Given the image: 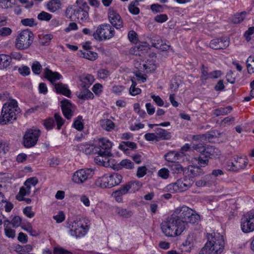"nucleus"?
Here are the masks:
<instances>
[{"label": "nucleus", "mask_w": 254, "mask_h": 254, "mask_svg": "<svg viewBox=\"0 0 254 254\" xmlns=\"http://www.w3.org/2000/svg\"><path fill=\"white\" fill-rule=\"evenodd\" d=\"M179 155L180 153L178 152L172 151L166 153L164 155V158L166 161L174 163V162L178 160Z\"/></svg>", "instance_id": "nucleus-33"}, {"label": "nucleus", "mask_w": 254, "mask_h": 254, "mask_svg": "<svg viewBox=\"0 0 254 254\" xmlns=\"http://www.w3.org/2000/svg\"><path fill=\"white\" fill-rule=\"evenodd\" d=\"M219 133L218 132L211 131L206 134L192 135L191 138L193 140H205L207 139H212L214 137H217L219 136Z\"/></svg>", "instance_id": "nucleus-21"}, {"label": "nucleus", "mask_w": 254, "mask_h": 254, "mask_svg": "<svg viewBox=\"0 0 254 254\" xmlns=\"http://www.w3.org/2000/svg\"><path fill=\"white\" fill-rule=\"evenodd\" d=\"M223 236L219 233L208 234L207 242L201 249L199 254H219L224 248Z\"/></svg>", "instance_id": "nucleus-2"}, {"label": "nucleus", "mask_w": 254, "mask_h": 254, "mask_svg": "<svg viewBox=\"0 0 254 254\" xmlns=\"http://www.w3.org/2000/svg\"><path fill=\"white\" fill-rule=\"evenodd\" d=\"M73 15L82 22H85L88 19V12L84 8L81 7L74 9Z\"/></svg>", "instance_id": "nucleus-24"}, {"label": "nucleus", "mask_w": 254, "mask_h": 254, "mask_svg": "<svg viewBox=\"0 0 254 254\" xmlns=\"http://www.w3.org/2000/svg\"><path fill=\"white\" fill-rule=\"evenodd\" d=\"M102 127H114V123L109 119H104L100 121Z\"/></svg>", "instance_id": "nucleus-55"}, {"label": "nucleus", "mask_w": 254, "mask_h": 254, "mask_svg": "<svg viewBox=\"0 0 254 254\" xmlns=\"http://www.w3.org/2000/svg\"><path fill=\"white\" fill-rule=\"evenodd\" d=\"M10 64V57L8 55L0 54V69L8 67Z\"/></svg>", "instance_id": "nucleus-31"}, {"label": "nucleus", "mask_w": 254, "mask_h": 254, "mask_svg": "<svg viewBox=\"0 0 254 254\" xmlns=\"http://www.w3.org/2000/svg\"><path fill=\"white\" fill-rule=\"evenodd\" d=\"M191 148L193 150H196L202 155L205 154V146L202 143L193 144Z\"/></svg>", "instance_id": "nucleus-43"}, {"label": "nucleus", "mask_w": 254, "mask_h": 254, "mask_svg": "<svg viewBox=\"0 0 254 254\" xmlns=\"http://www.w3.org/2000/svg\"><path fill=\"white\" fill-rule=\"evenodd\" d=\"M54 118L56 122L57 127H61L64 124V120L61 117L59 113H56L54 115Z\"/></svg>", "instance_id": "nucleus-58"}, {"label": "nucleus", "mask_w": 254, "mask_h": 254, "mask_svg": "<svg viewBox=\"0 0 254 254\" xmlns=\"http://www.w3.org/2000/svg\"><path fill=\"white\" fill-rule=\"evenodd\" d=\"M137 36V33L133 30L130 31L128 33V38L129 40L134 43H136L138 41Z\"/></svg>", "instance_id": "nucleus-54"}, {"label": "nucleus", "mask_w": 254, "mask_h": 254, "mask_svg": "<svg viewBox=\"0 0 254 254\" xmlns=\"http://www.w3.org/2000/svg\"><path fill=\"white\" fill-rule=\"evenodd\" d=\"M124 89L125 87L123 86L114 85L112 87V92L117 95H120Z\"/></svg>", "instance_id": "nucleus-60"}, {"label": "nucleus", "mask_w": 254, "mask_h": 254, "mask_svg": "<svg viewBox=\"0 0 254 254\" xmlns=\"http://www.w3.org/2000/svg\"><path fill=\"white\" fill-rule=\"evenodd\" d=\"M145 138L148 141H159V138H158V135L157 131L155 133H148L145 134L144 135Z\"/></svg>", "instance_id": "nucleus-53"}, {"label": "nucleus", "mask_w": 254, "mask_h": 254, "mask_svg": "<svg viewBox=\"0 0 254 254\" xmlns=\"http://www.w3.org/2000/svg\"><path fill=\"white\" fill-rule=\"evenodd\" d=\"M166 189L170 193H175L178 191L180 192L177 182L168 185Z\"/></svg>", "instance_id": "nucleus-48"}, {"label": "nucleus", "mask_w": 254, "mask_h": 254, "mask_svg": "<svg viewBox=\"0 0 254 254\" xmlns=\"http://www.w3.org/2000/svg\"><path fill=\"white\" fill-rule=\"evenodd\" d=\"M98 154V155L95 157L94 159V161L97 164L106 167L110 165L109 159V157H110V156Z\"/></svg>", "instance_id": "nucleus-27"}, {"label": "nucleus", "mask_w": 254, "mask_h": 254, "mask_svg": "<svg viewBox=\"0 0 254 254\" xmlns=\"http://www.w3.org/2000/svg\"><path fill=\"white\" fill-rule=\"evenodd\" d=\"M103 86L100 83H96L92 87V91L97 95H99L102 92Z\"/></svg>", "instance_id": "nucleus-59"}, {"label": "nucleus", "mask_w": 254, "mask_h": 254, "mask_svg": "<svg viewBox=\"0 0 254 254\" xmlns=\"http://www.w3.org/2000/svg\"><path fill=\"white\" fill-rule=\"evenodd\" d=\"M120 165L126 169H131L134 167L133 163L128 159H124L121 161Z\"/></svg>", "instance_id": "nucleus-44"}, {"label": "nucleus", "mask_w": 254, "mask_h": 254, "mask_svg": "<svg viewBox=\"0 0 254 254\" xmlns=\"http://www.w3.org/2000/svg\"><path fill=\"white\" fill-rule=\"evenodd\" d=\"M209 160L207 157L204 156V157H199L197 159V164L199 165L198 167H202L207 165L208 163Z\"/></svg>", "instance_id": "nucleus-52"}, {"label": "nucleus", "mask_w": 254, "mask_h": 254, "mask_svg": "<svg viewBox=\"0 0 254 254\" xmlns=\"http://www.w3.org/2000/svg\"><path fill=\"white\" fill-rule=\"evenodd\" d=\"M137 1L131 2L128 6V10L130 13L133 14H137L139 12V8L135 6V3H137Z\"/></svg>", "instance_id": "nucleus-51"}, {"label": "nucleus", "mask_w": 254, "mask_h": 254, "mask_svg": "<svg viewBox=\"0 0 254 254\" xmlns=\"http://www.w3.org/2000/svg\"><path fill=\"white\" fill-rule=\"evenodd\" d=\"M61 3L60 0H51L47 4V8L51 12H55L60 8Z\"/></svg>", "instance_id": "nucleus-30"}, {"label": "nucleus", "mask_w": 254, "mask_h": 254, "mask_svg": "<svg viewBox=\"0 0 254 254\" xmlns=\"http://www.w3.org/2000/svg\"><path fill=\"white\" fill-rule=\"evenodd\" d=\"M194 180H188L184 177L183 180L180 179L177 181L180 192L184 191L190 189L194 183Z\"/></svg>", "instance_id": "nucleus-22"}, {"label": "nucleus", "mask_w": 254, "mask_h": 254, "mask_svg": "<svg viewBox=\"0 0 254 254\" xmlns=\"http://www.w3.org/2000/svg\"><path fill=\"white\" fill-rule=\"evenodd\" d=\"M4 231L5 235L7 237L13 239L15 237V231L7 226L4 228Z\"/></svg>", "instance_id": "nucleus-50"}, {"label": "nucleus", "mask_w": 254, "mask_h": 254, "mask_svg": "<svg viewBox=\"0 0 254 254\" xmlns=\"http://www.w3.org/2000/svg\"><path fill=\"white\" fill-rule=\"evenodd\" d=\"M75 149L82 151L86 154H90L92 153L95 147L92 144L89 143L79 144L75 146Z\"/></svg>", "instance_id": "nucleus-26"}, {"label": "nucleus", "mask_w": 254, "mask_h": 254, "mask_svg": "<svg viewBox=\"0 0 254 254\" xmlns=\"http://www.w3.org/2000/svg\"><path fill=\"white\" fill-rule=\"evenodd\" d=\"M169 166L173 174H180L184 172L185 168L178 163H172Z\"/></svg>", "instance_id": "nucleus-32"}, {"label": "nucleus", "mask_w": 254, "mask_h": 254, "mask_svg": "<svg viewBox=\"0 0 254 254\" xmlns=\"http://www.w3.org/2000/svg\"><path fill=\"white\" fill-rule=\"evenodd\" d=\"M172 215L177 218V220L181 224L184 223L183 225L185 229L189 223L194 224L198 222L200 220V216L195 211L186 205L176 208Z\"/></svg>", "instance_id": "nucleus-3"}, {"label": "nucleus", "mask_w": 254, "mask_h": 254, "mask_svg": "<svg viewBox=\"0 0 254 254\" xmlns=\"http://www.w3.org/2000/svg\"><path fill=\"white\" fill-rule=\"evenodd\" d=\"M24 214L29 218H32L35 213L32 210L31 206H27L23 209Z\"/></svg>", "instance_id": "nucleus-61"}, {"label": "nucleus", "mask_w": 254, "mask_h": 254, "mask_svg": "<svg viewBox=\"0 0 254 254\" xmlns=\"http://www.w3.org/2000/svg\"><path fill=\"white\" fill-rule=\"evenodd\" d=\"M94 174L92 169H80L76 171L72 175V181L77 184H81L91 178Z\"/></svg>", "instance_id": "nucleus-10"}, {"label": "nucleus", "mask_w": 254, "mask_h": 254, "mask_svg": "<svg viewBox=\"0 0 254 254\" xmlns=\"http://www.w3.org/2000/svg\"><path fill=\"white\" fill-rule=\"evenodd\" d=\"M61 104L63 115L67 119H70L73 116L74 106L68 99H64L61 101Z\"/></svg>", "instance_id": "nucleus-16"}, {"label": "nucleus", "mask_w": 254, "mask_h": 254, "mask_svg": "<svg viewBox=\"0 0 254 254\" xmlns=\"http://www.w3.org/2000/svg\"><path fill=\"white\" fill-rule=\"evenodd\" d=\"M168 20V16L165 14H159L154 17V20L158 23H163Z\"/></svg>", "instance_id": "nucleus-56"}, {"label": "nucleus", "mask_w": 254, "mask_h": 254, "mask_svg": "<svg viewBox=\"0 0 254 254\" xmlns=\"http://www.w3.org/2000/svg\"><path fill=\"white\" fill-rule=\"evenodd\" d=\"M125 194H126V193L125 192L122 187H121L118 190L114 191L112 195L115 198L116 201L118 202H122V196Z\"/></svg>", "instance_id": "nucleus-34"}, {"label": "nucleus", "mask_w": 254, "mask_h": 254, "mask_svg": "<svg viewBox=\"0 0 254 254\" xmlns=\"http://www.w3.org/2000/svg\"><path fill=\"white\" fill-rule=\"evenodd\" d=\"M22 24L25 26H33L37 25L35 19L33 18H25L21 20Z\"/></svg>", "instance_id": "nucleus-42"}, {"label": "nucleus", "mask_w": 254, "mask_h": 254, "mask_svg": "<svg viewBox=\"0 0 254 254\" xmlns=\"http://www.w3.org/2000/svg\"><path fill=\"white\" fill-rule=\"evenodd\" d=\"M158 138L160 139H168L171 138V133L167 130L159 128L157 131Z\"/></svg>", "instance_id": "nucleus-35"}, {"label": "nucleus", "mask_w": 254, "mask_h": 254, "mask_svg": "<svg viewBox=\"0 0 254 254\" xmlns=\"http://www.w3.org/2000/svg\"><path fill=\"white\" fill-rule=\"evenodd\" d=\"M41 131L39 129L30 128L23 136V145L26 148L34 146L38 141Z\"/></svg>", "instance_id": "nucleus-8"}, {"label": "nucleus", "mask_w": 254, "mask_h": 254, "mask_svg": "<svg viewBox=\"0 0 254 254\" xmlns=\"http://www.w3.org/2000/svg\"><path fill=\"white\" fill-rule=\"evenodd\" d=\"M248 161L246 157L235 156L227 163L228 169L232 171H238L246 167Z\"/></svg>", "instance_id": "nucleus-12"}, {"label": "nucleus", "mask_w": 254, "mask_h": 254, "mask_svg": "<svg viewBox=\"0 0 254 254\" xmlns=\"http://www.w3.org/2000/svg\"><path fill=\"white\" fill-rule=\"evenodd\" d=\"M54 254H72L71 252L67 251L63 248H55L54 251Z\"/></svg>", "instance_id": "nucleus-64"}, {"label": "nucleus", "mask_w": 254, "mask_h": 254, "mask_svg": "<svg viewBox=\"0 0 254 254\" xmlns=\"http://www.w3.org/2000/svg\"><path fill=\"white\" fill-rule=\"evenodd\" d=\"M53 218L56 220L57 222L61 223L64 220L65 217L63 212L60 211L58 214L53 216Z\"/></svg>", "instance_id": "nucleus-63"}, {"label": "nucleus", "mask_w": 254, "mask_h": 254, "mask_svg": "<svg viewBox=\"0 0 254 254\" xmlns=\"http://www.w3.org/2000/svg\"><path fill=\"white\" fill-rule=\"evenodd\" d=\"M115 212L120 216L124 218H129L132 214V211L122 207H116Z\"/></svg>", "instance_id": "nucleus-29"}, {"label": "nucleus", "mask_w": 254, "mask_h": 254, "mask_svg": "<svg viewBox=\"0 0 254 254\" xmlns=\"http://www.w3.org/2000/svg\"><path fill=\"white\" fill-rule=\"evenodd\" d=\"M33 40V34L28 29L21 31L15 40V46L20 50L26 49L29 47Z\"/></svg>", "instance_id": "nucleus-6"}, {"label": "nucleus", "mask_w": 254, "mask_h": 254, "mask_svg": "<svg viewBox=\"0 0 254 254\" xmlns=\"http://www.w3.org/2000/svg\"><path fill=\"white\" fill-rule=\"evenodd\" d=\"M115 34V30L110 24H104L99 25L92 34L95 39L98 41L105 40L112 38Z\"/></svg>", "instance_id": "nucleus-7"}, {"label": "nucleus", "mask_w": 254, "mask_h": 254, "mask_svg": "<svg viewBox=\"0 0 254 254\" xmlns=\"http://www.w3.org/2000/svg\"><path fill=\"white\" fill-rule=\"evenodd\" d=\"M83 57L90 61H95L98 57V54L96 52L87 51L83 53Z\"/></svg>", "instance_id": "nucleus-41"}, {"label": "nucleus", "mask_w": 254, "mask_h": 254, "mask_svg": "<svg viewBox=\"0 0 254 254\" xmlns=\"http://www.w3.org/2000/svg\"><path fill=\"white\" fill-rule=\"evenodd\" d=\"M246 12L243 11L241 13H238L234 15L233 18V21L234 23H240L245 19L246 15Z\"/></svg>", "instance_id": "nucleus-39"}, {"label": "nucleus", "mask_w": 254, "mask_h": 254, "mask_svg": "<svg viewBox=\"0 0 254 254\" xmlns=\"http://www.w3.org/2000/svg\"><path fill=\"white\" fill-rule=\"evenodd\" d=\"M200 79L203 82L209 78V73L208 72V68L203 64L201 66Z\"/></svg>", "instance_id": "nucleus-40"}, {"label": "nucleus", "mask_w": 254, "mask_h": 254, "mask_svg": "<svg viewBox=\"0 0 254 254\" xmlns=\"http://www.w3.org/2000/svg\"><path fill=\"white\" fill-rule=\"evenodd\" d=\"M247 67L249 73H254V57L251 56L247 61Z\"/></svg>", "instance_id": "nucleus-37"}, {"label": "nucleus", "mask_w": 254, "mask_h": 254, "mask_svg": "<svg viewBox=\"0 0 254 254\" xmlns=\"http://www.w3.org/2000/svg\"><path fill=\"white\" fill-rule=\"evenodd\" d=\"M38 183V180L36 177H32L28 179L24 183V185H29L32 187H35Z\"/></svg>", "instance_id": "nucleus-62"}, {"label": "nucleus", "mask_w": 254, "mask_h": 254, "mask_svg": "<svg viewBox=\"0 0 254 254\" xmlns=\"http://www.w3.org/2000/svg\"><path fill=\"white\" fill-rule=\"evenodd\" d=\"M241 227L244 233H249L254 231V210L247 212L241 219Z\"/></svg>", "instance_id": "nucleus-9"}, {"label": "nucleus", "mask_w": 254, "mask_h": 254, "mask_svg": "<svg viewBox=\"0 0 254 254\" xmlns=\"http://www.w3.org/2000/svg\"><path fill=\"white\" fill-rule=\"evenodd\" d=\"M183 223L181 224L174 215L167 218L161 224L162 232L167 237H175L180 235L185 230Z\"/></svg>", "instance_id": "nucleus-4"}, {"label": "nucleus", "mask_w": 254, "mask_h": 254, "mask_svg": "<svg viewBox=\"0 0 254 254\" xmlns=\"http://www.w3.org/2000/svg\"><path fill=\"white\" fill-rule=\"evenodd\" d=\"M31 68L35 74H39L41 71L42 66L39 62L35 61L33 63Z\"/></svg>", "instance_id": "nucleus-47"}, {"label": "nucleus", "mask_w": 254, "mask_h": 254, "mask_svg": "<svg viewBox=\"0 0 254 254\" xmlns=\"http://www.w3.org/2000/svg\"><path fill=\"white\" fill-rule=\"evenodd\" d=\"M216 150H217V149L212 146L205 147V154H204L203 155L207 158L214 157L215 156V153H216Z\"/></svg>", "instance_id": "nucleus-38"}, {"label": "nucleus", "mask_w": 254, "mask_h": 254, "mask_svg": "<svg viewBox=\"0 0 254 254\" xmlns=\"http://www.w3.org/2000/svg\"><path fill=\"white\" fill-rule=\"evenodd\" d=\"M80 86L82 88L88 89L94 82V78L91 74L83 75L80 77Z\"/></svg>", "instance_id": "nucleus-23"}, {"label": "nucleus", "mask_w": 254, "mask_h": 254, "mask_svg": "<svg viewBox=\"0 0 254 254\" xmlns=\"http://www.w3.org/2000/svg\"><path fill=\"white\" fill-rule=\"evenodd\" d=\"M70 226L69 234L76 238L84 236L88 229V226L84 225L80 220L74 221Z\"/></svg>", "instance_id": "nucleus-11"}, {"label": "nucleus", "mask_w": 254, "mask_h": 254, "mask_svg": "<svg viewBox=\"0 0 254 254\" xmlns=\"http://www.w3.org/2000/svg\"><path fill=\"white\" fill-rule=\"evenodd\" d=\"M20 112L17 102L11 99L5 102L2 107L0 115V125L4 126L12 123L17 119V115Z\"/></svg>", "instance_id": "nucleus-1"}, {"label": "nucleus", "mask_w": 254, "mask_h": 254, "mask_svg": "<svg viewBox=\"0 0 254 254\" xmlns=\"http://www.w3.org/2000/svg\"><path fill=\"white\" fill-rule=\"evenodd\" d=\"M45 77L54 84L56 81L60 80L62 76L58 72H53L48 67L44 69Z\"/></svg>", "instance_id": "nucleus-20"}, {"label": "nucleus", "mask_w": 254, "mask_h": 254, "mask_svg": "<svg viewBox=\"0 0 254 254\" xmlns=\"http://www.w3.org/2000/svg\"><path fill=\"white\" fill-rule=\"evenodd\" d=\"M158 175L163 179H167L169 177V171L167 168H162L158 172Z\"/></svg>", "instance_id": "nucleus-49"}, {"label": "nucleus", "mask_w": 254, "mask_h": 254, "mask_svg": "<svg viewBox=\"0 0 254 254\" xmlns=\"http://www.w3.org/2000/svg\"><path fill=\"white\" fill-rule=\"evenodd\" d=\"M37 17L40 20L48 21L52 18V15L48 12L42 11L38 15Z\"/></svg>", "instance_id": "nucleus-46"}, {"label": "nucleus", "mask_w": 254, "mask_h": 254, "mask_svg": "<svg viewBox=\"0 0 254 254\" xmlns=\"http://www.w3.org/2000/svg\"><path fill=\"white\" fill-rule=\"evenodd\" d=\"M215 180L212 178L210 174L206 175L200 180L196 182L195 185L198 187H210L214 185Z\"/></svg>", "instance_id": "nucleus-19"}, {"label": "nucleus", "mask_w": 254, "mask_h": 254, "mask_svg": "<svg viewBox=\"0 0 254 254\" xmlns=\"http://www.w3.org/2000/svg\"><path fill=\"white\" fill-rule=\"evenodd\" d=\"M201 173V168L199 167L189 166L188 168H185L184 177L188 180H194V178L199 176Z\"/></svg>", "instance_id": "nucleus-17"}, {"label": "nucleus", "mask_w": 254, "mask_h": 254, "mask_svg": "<svg viewBox=\"0 0 254 254\" xmlns=\"http://www.w3.org/2000/svg\"><path fill=\"white\" fill-rule=\"evenodd\" d=\"M147 168L145 166L138 167L136 173V176L139 178H142L146 174Z\"/></svg>", "instance_id": "nucleus-57"}, {"label": "nucleus", "mask_w": 254, "mask_h": 254, "mask_svg": "<svg viewBox=\"0 0 254 254\" xmlns=\"http://www.w3.org/2000/svg\"><path fill=\"white\" fill-rule=\"evenodd\" d=\"M77 97L82 100H89L94 98L93 94L88 89L82 88L77 94Z\"/></svg>", "instance_id": "nucleus-28"}, {"label": "nucleus", "mask_w": 254, "mask_h": 254, "mask_svg": "<svg viewBox=\"0 0 254 254\" xmlns=\"http://www.w3.org/2000/svg\"><path fill=\"white\" fill-rule=\"evenodd\" d=\"M56 92L58 93L62 94L65 96L70 97L71 91L68 89L67 86L61 82L54 84Z\"/></svg>", "instance_id": "nucleus-25"}, {"label": "nucleus", "mask_w": 254, "mask_h": 254, "mask_svg": "<svg viewBox=\"0 0 254 254\" xmlns=\"http://www.w3.org/2000/svg\"><path fill=\"white\" fill-rule=\"evenodd\" d=\"M142 186V184L139 181L133 180L129 181L123 185L122 188L127 194V193H134L139 190Z\"/></svg>", "instance_id": "nucleus-15"}, {"label": "nucleus", "mask_w": 254, "mask_h": 254, "mask_svg": "<svg viewBox=\"0 0 254 254\" xmlns=\"http://www.w3.org/2000/svg\"><path fill=\"white\" fill-rule=\"evenodd\" d=\"M109 75L110 72L107 69H100L97 72V76L101 79H106L109 76Z\"/></svg>", "instance_id": "nucleus-45"}, {"label": "nucleus", "mask_w": 254, "mask_h": 254, "mask_svg": "<svg viewBox=\"0 0 254 254\" xmlns=\"http://www.w3.org/2000/svg\"><path fill=\"white\" fill-rule=\"evenodd\" d=\"M112 142L108 139L102 138L99 139L98 145L95 147V151L99 154L112 156Z\"/></svg>", "instance_id": "nucleus-13"}, {"label": "nucleus", "mask_w": 254, "mask_h": 254, "mask_svg": "<svg viewBox=\"0 0 254 254\" xmlns=\"http://www.w3.org/2000/svg\"><path fill=\"white\" fill-rule=\"evenodd\" d=\"M209 45L213 49H224L229 46V41L224 38L214 39L210 41Z\"/></svg>", "instance_id": "nucleus-18"}, {"label": "nucleus", "mask_w": 254, "mask_h": 254, "mask_svg": "<svg viewBox=\"0 0 254 254\" xmlns=\"http://www.w3.org/2000/svg\"><path fill=\"white\" fill-rule=\"evenodd\" d=\"M108 18L111 24L117 29L123 27V22L120 15L114 9L109 8Z\"/></svg>", "instance_id": "nucleus-14"}, {"label": "nucleus", "mask_w": 254, "mask_h": 254, "mask_svg": "<svg viewBox=\"0 0 254 254\" xmlns=\"http://www.w3.org/2000/svg\"><path fill=\"white\" fill-rule=\"evenodd\" d=\"M232 109L231 106H228L225 108H221L215 110L214 111V114L216 116L224 115L230 113L232 111Z\"/></svg>", "instance_id": "nucleus-36"}, {"label": "nucleus", "mask_w": 254, "mask_h": 254, "mask_svg": "<svg viewBox=\"0 0 254 254\" xmlns=\"http://www.w3.org/2000/svg\"><path fill=\"white\" fill-rule=\"evenodd\" d=\"M122 181L123 177L121 174L114 173L111 175H105L99 178L96 180V184L102 188H111L119 185Z\"/></svg>", "instance_id": "nucleus-5"}]
</instances>
